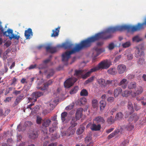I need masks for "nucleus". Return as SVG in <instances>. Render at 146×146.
Returning <instances> with one entry per match:
<instances>
[{"label": "nucleus", "mask_w": 146, "mask_h": 146, "mask_svg": "<svg viewBox=\"0 0 146 146\" xmlns=\"http://www.w3.org/2000/svg\"><path fill=\"white\" fill-rule=\"evenodd\" d=\"M121 57V55H119L116 56L114 59V61L115 62H117L119 60Z\"/></svg>", "instance_id": "nucleus-54"}, {"label": "nucleus", "mask_w": 146, "mask_h": 146, "mask_svg": "<svg viewBox=\"0 0 146 146\" xmlns=\"http://www.w3.org/2000/svg\"><path fill=\"white\" fill-rule=\"evenodd\" d=\"M53 82V81L52 80H50L45 83L44 84V86L43 87H37L38 89H40L43 91L46 90L48 88L49 86L51 85Z\"/></svg>", "instance_id": "nucleus-11"}, {"label": "nucleus", "mask_w": 146, "mask_h": 146, "mask_svg": "<svg viewBox=\"0 0 146 146\" xmlns=\"http://www.w3.org/2000/svg\"><path fill=\"white\" fill-rule=\"evenodd\" d=\"M29 137L33 139H35L38 138V131L34 130L31 131L28 134Z\"/></svg>", "instance_id": "nucleus-14"}, {"label": "nucleus", "mask_w": 146, "mask_h": 146, "mask_svg": "<svg viewBox=\"0 0 146 146\" xmlns=\"http://www.w3.org/2000/svg\"><path fill=\"white\" fill-rule=\"evenodd\" d=\"M85 127L83 126H80L78 129L76 131V133L78 135L81 134L84 131Z\"/></svg>", "instance_id": "nucleus-35"}, {"label": "nucleus", "mask_w": 146, "mask_h": 146, "mask_svg": "<svg viewBox=\"0 0 146 146\" xmlns=\"http://www.w3.org/2000/svg\"><path fill=\"white\" fill-rule=\"evenodd\" d=\"M77 80L75 78L72 77L68 79L64 83L65 87L69 88L72 86Z\"/></svg>", "instance_id": "nucleus-8"}, {"label": "nucleus", "mask_w": 146, "mask_h": 146, "mask_svg": "<svg viewBox=\"0 0 146 146\" xmlns=\"http://www.w3.org/2000/svg\"><path fill=\"white\" fill-rule=\"evenodd\" d=\"M83 109L80 108L78 109L77 110L76 114V117L79 119L82 115Z\"/></svg>", "instance_id": "nucleus-22"}, {"label": "nucleus", "mask_w": 146, "mask_h": 146, "mask_svg": "<svg viewBox=\"0 0 146 146\" xmlns=\"http://www.w3.org/2000/svg\"><path fill=\"white\" fill-rule=\"evenodd\" d=\"M88 93L87 90L85 89L82 90L80 92V95L81 96H86L88 95Z\"/></svg>", "instance_id": "nucleus-36"}, {"label": "nucleus", "mask_w": 146, "mask_h": 146, "mask_svg": "<svg viewBox=\"0 0 146 146\" xmlns=\"http://www.w3.org/2000/svg\"><path fill=\"white\" fill-rule=\"evenodd\" d=\"M139 119V116L137 115L136 113H134L129 117L128 120L129 121H131L134 120L135 122L137 121Z\"/></svg>", "instance_id": "nucleus-23"}, {"label": "nucleus", "mask_w": 146, "mask_h": 146, "mask_svg": "<svg viewBox=\"0 0 146 146\" xmlns=\"http://www.w3.org/2000/svg\"><path fill=\"white\" fill-rule=\"evenodd\" d=\"M57 119V115H54L53 116L51 117V119L53 121H56Z\"/></svg>", "instance_id": "nucleus-63"}, {"label": "nucleus", "mask_w": 146, "mask_h": 146, "mask_svg": "<svg viewBox=\"0 0 146 146\" xmlns=\"http://www.w3.org/2000/svg\"><path fill=\"white\" fill-rule=\"evenodd\" d=\"M21 91H17V90H15L13 92V94H15V95H17L18 94H19L21 93Z\"/></svg>", "instance_id": "nucleus-59"}, {"label": "nucleus", "mask_w": 146, "mask_h": 146, "mask_svg": "<svg viewBox=\"0 0 146 146\" xmlns=\"http://www.w3.org/2000/svg\"><path fill=\"white\" fill-rule=\"evenodd\" d=\"M37 65L36 64H35L34 65H31L28 68L29 70H31L32 69L35 68H36Z\"/></svg>", "instance_id": "nucleus-52"}, {"label": "nucleus", "mask_w": 146, "mask_h": 146, "mask_svg": "<svg viewBox=\"0 0 146 146\" xmlns=\"http://www.w3.org/2000/svg\"><path fill=\"white\" fill-rule=\"evenodd\" d=\"M74 46V45L70 42H67L63 43L62 44L58 45L56 47L52 46L51 44H49L45 47V48L47 52L52 53L56 52L57 49L60 48L70 49L72 48Z\"/></svg>", "instance_id": "nucleus-2"}, {"label": "nucleus", "mask_w": 146, "mask_h": 146, "mask_svg": "<svg viewBox=\"0 0 146 146\" xmlns=\"http://www.w3.org/2000/svg\"><path fill=\"white\" fill-rule=\"evenodd\" d=\"M135 56L137 58L144 55V52L141 48L138 47H136V50L135 52Z\"/></svg>", "instance_id": "nucleus-13"}, {"label": "nucleus", "mask_w": 146, "mask_h": 146, "mask_svg": "<svg viewBox=\"0 0 146 146\" xmlns=\"http://www.w3.org/2000/svg\"><path fill=\"white\" fill-rule=\"evenodd\" d=\"M137 86L136 83L135 82H130L128 85V88L129 89H133L135 88Z\"/></svg>", "instance_id": "nucleus-30"}, {"label": "nucleus", "mask_w": 146, "mask_h": 146, "mask_svg": "<svg viewBox=\"0 0 146 146\" xmlns=\"http://www.w3.org/2000/svg\"><path fill=\"white\" fill-rule=\"evenodd\" d=\"M143 90V88L142 87L140 86L138 87L135 92L134 93V95H132V97H135L136 95H139L142 93Z\"/></svg>", "instance_id": "nucleus-21"}, {"label": "nucleus", "mask_w": 146, "mask_h": 146, "mask_svg": "<svg viewBox=\"0 0 146 146\" xmlns=\"http://www.w3.org/2000/svg\"><path fill=\"white\" fill-rule=\"evenodd\" d=\"M141 104L143 106L146 105V99H145L144 98L143 100H142L141 101Z\"/></svg>", "instance_id": "nucleus-62"}, {"label": "nucleus", "mask_w": 146, "mask_h": 146, "mask_svg": "<svg viewBox=\"0 0 146 146\" xmlns=\"http://www.w3.org/2000/svg\"><path fill=\"white\" fill-rule=\"evenodd\" d=\"M115 47V45L113 43L111 42L110 43L108 46L109 49L110 50L113 49Z\"/></svg>", "instance_id": "nucleus-46"}, {"label": "nucleus", "mask_w": 146, "mask_h": 146, "mask_svg": "<svg viewBox=\"0 0 146 146\" xmlns=\"http://www.w3.org/2000/svg\"><path fill=\"white\" fill-rule=\"evenodd\" d=\"M114 121V118L112 116L109 117L107 120V122L109 124H112L113 123Z\"/></svg>", "instance_id": "nucleus-37"}, {"label": "nucleus", "mask_w": 146, "mask_h": 146, "mask_svg": "<svg viewBox=\"0 0 146 146\" xmlns=\"http://www.w3.org/2000/svg\"><path fill=\"white\" fill-rule=\"evenodd\" d=\"M51 56H50V58L46 59L43 61V63L45 64H46L48 63L50 60V58L52 57Z\"/></svg>", "instance_id": "nucleus-56"}, {"label": "nucleus", "mask_w": 146, "mask_h": 146, "mask_svg": "<svg viewBox=\"0 0 146 146\" xmlns=\"http://www.w3.org/2000/svg\"><path fill=\"white\" fill-rule=\"evenodd\" d=\"M144 62V59L142 58H139L137 61L138 63L140 65L143 64Z\"/></svg>", "instance_id": "nucleus-50"}, {"label": "nucleus", "mask_w": 146, "mask_h": 146, "mask_svg": "<svg viewBox=\"0 0 146 146\" xmlns=\"http://www.w3.org/2000/svg\"><path fill=\"white\" fill-rule=\"evenodd\" d=\"M134 107L135 110L136 111L138 110L140 108V107L138 106L136 104H134Z\"/></svg>", "instance_id": "nucleus-57"}, {"label": "nucleus", "mask_w": 146, "mask_h": 146, "mask_svg": "<svg viewBox=\"0 0 146 146\" xmlns=\"http://www.w3.org/2000/svg\"><path fill=\"white\" fill-rule=\"evenodd\" d=\"M10 110L9 109H7L5 110V112L3 113L4 115H7L10 112Z\"/></svg>", "instance_id": "nucleus-60"}, {"label": "nucleus", "mask_w": 146, "mask_h": 146, "mask_svg": "<svg viewBox=\"0 0 146 146\" xmlns=\"http://www.w3.org/2000/svg\"><path fill=\"white\" fill-rule=\"evenodd\" d=\"M130 42L128 41L122 44V46L123 48H127L130 46Z\"/></svg>", "instance_id": "nucleus-43"}, {"label": "nucleus", "mask_w": 146, "mask_h": 146, "mask_svg": "<svg viewBox=\"0 0 146 146\" xmlns=\"http://www.w3.org/2000/svg\"><path fill=\"white\" fill-rule=\"evenodd\" d=\"M117 133L116 131H114L112 133L110 134L108 136V139H110L114 136Z\"/></svg>", "instance_id": "nucleus-48"}, {"label": "nucleus", "mask_w": 146, "mask_h": 146, "mask_svg": "<svg viewBox=\"0 0 146 146\" xmlns=\"http://www.w3.org/2000/svg\"><path fill=\"white\" fill-rule=\"evenodd\" d=\"M92 105L94 108L96 107L98 105V101L96 99H93L92 101Z\"/></svg>", "instance_id": "nucleus-42"}, {"label": "nucleus", "mask_w": 146, "mask_h": 146, "mask_svg": "<svg viewBox=\"0 0 146 146\" xmlns=\"http://www.w3.org/2000/svg\"><path fill=\"white\" fill-rule=\"evenodd\" d=\"M125 54H124L125 55H126L127 57V58L128 60H131L133 58V56L132 54L129 53L128 50H126L125 51Z\"/></svg>", "instance_id": "nucleus-32"}, {"label": "nucleus", "mask_w": 146, "mask_h": 146, "mask_svg": "<svg viewBox=\"0 0 146 146\" xmlns=\"http://www.w3.org/2000/svg\"><path fill=\"white\" fill-rule=\"evenodd\" d=\"M117 111V109L116 108H114L112 109L110 112L112 115H113V113Z\"/></svg>", "instance_id": "nucleus-61"}, {"label": "nucleus", "mask_w": 146, "mask_h": 146, "mask_svg": "<svg viewBox=\"0 0 146 146\" xmlns=\"http://www.w3.org/2000/svg\"><path fill=\"white\" fill-rule=\"evenodd\" d=\"M11 44L10 42H7L4 44V45L5 46H6L7 47H8Z\"/></svg>", "instance_id": "nucleus-64"}, {"label": "nucleus", "mask_w": 146, "mask_h": 146, "mask_svg": "<svg viewBox=\"0 0 146 146\" xmlns=\"http://www.w3.org/2000/svg\"><path fill=\"white\" fill-rule=\"evenodd\" d=\"M101 128L100 125H96L95 124H93L91 127V129L92 131H97L99 130Z\"/></svg>", "instance_id": "nucleus-25"}, {"label": "nucleus", "mask_w": 146, "mask_h": 146, "mask_svg": "<svg viewBox=\"0 0 146 146\" xmlns=\"http://www.w3.org/2000/svg\"><path fill=\"white\" fill-rule=\"evenodd\" d=\"M32 30L31 28H29L26 30L25 32V36L26 39H30L33 35Z\"/></svg>", "instance_id": "nucleus-15"}, {"label": "nucleus", "mask_w": 146, "mask_h": 146, "mask_svg": "<svg viewBox=\"0 0 146 146\" xmlns=\"http://www.w3.org/2000/svg\"><path fill=\"white\" fill-rule=\"evenodd\" d=\"M43 93L40 92H35L33 93L31 96V97L28 98L29 100L31 101L33 100L35 102L37 100V98L43 95Z\"/></svg>", "instance_id": "nucleus-9"}, {"label": "nucleus", "mask_w": 146, "mask_h": 146, "mask_svg": "<svg viewBox=\"0 0 146 146\" xmlns=\"http://www.w3.org/2000/svg\"><path fill=\"white\" fill-rule=\"evenodd\" d=\"M73 105H69L66 107V110H71L73 108Z\"/></svg>", "instance_id": "nucleus-58"}, {"label": "nucleus", "mask_w": 146, "mask_h": 146, "mask_svg": "<svg viewBox=\"0 0 146 146\" xmlns=\"http://www.w3.org/2000/svg\"><path fill=\"white\" fill-rule=\"evenodd\" d=\"M84 71V70H75V73L74 74V75L78 78H79L81 76L83 79H86L90 75L92 72H91L90 69L89 71L87 72L84 74H83V72Z\"/></svg>", "instance_id": "nucleus-7"}, {"label": "nucleus", "mask_w": 146, "mask_h": 146, "mask_svg": "<svg viewBox=\"0 0 146 146\" xmlns=\"http://www.w3.org/2000/svg\"><path fill=\"white\" fill-rule=\"evenodd\" d=\"M94 76H92L90 78H89L85 82V84H88L89 83L91 82H92V81L94 79Z\"/></svg>", "instance_id": "nucleus-44"}, {"label": "nucleus", "mask_w": 146, "mask_h": 146, "mask_svg": "<svg viewBox=\"0 0 146 146\" xmlns=\"http://www.w3.org/2000/svg\"><path fill=\"white\" fill-rule=\"evenodd\" d=\"M67 115V113L66 112H63L61 114V119L63 122L65 120V117H66Z\"/></svg>", "instance_id": "nucleus-39"}, {"label": "nucleus", "mask_w": 146, "mask_h": 146, "mask_svg": "<svg viewBox=\"0 0 146 146\" xmlns=\"http://www.w3.org/2000/svg\"><path fill=\"white\" fill-rule=\"evenodd\" d=\"M141 40V39H140L138 36H135L133 38V41L139 42Z\"/></svg>", "instance_id": "nucleus-47"}, {"label": "nucleus", "mask_w": 146, "mask_h": 146, "mask_svg": "<svg viewBox=\"0 0 146 146\" xmlns=\"http://www.w3.org/2000/svg\"><path fill=\"white\" fill-rule=\"evenodd\" d=\"M108 72L109 74L114 75L116 74L117 72L115 68H111L108 70Z\"/></svg>", "instance_id": "nucleus-29"}, {"label": "nucleus", "mask_w": 146, "mask_h": 146, "mask_svg": "<svg viewBox=\"0 0 146 146\" xmlns=\"http://www.w3.org/2000/svg\"><path fill=\"white\" fill-rule=\"evenodd\" d=\"M60 27L58 26L57 28L52 30V33L51 34V36L52 37H55L58 36L59 35Z\"/></svg>", "instance_id": "nucleus-20"}, {"label": "nucleus", "mask_w": 146, "mask_h": 146, "mask_svg": "<svg viewBox=\"0 0 146 146\" xmlns=\"http://www.w3.org/2000/svg\"><path fill=\"white\" fill-rule=\"evenodd\" d=\"M2 23L0 21V36L3 35L4 36L9 37L10 40L13 38L17 40H19L20 36L15 35L13 33V31L11 29H9L7 31H5L4 29L1 25ZM3 40L0 38V45L2 43Z\"/></svg>", "instance_id": "nucleus-3"}, {"label": "nucleus", "mask_w": 146, "mask_h": 146, "mask_svg": "<svg viewBox=\"0 0 146 146\" xmlns=\"http://www.w3.org/2000/svg\"><path fill=\"white\" fill-rule=\"evenodd\" d=\"M51 123V119L48 118H45L43 120L42 122V125L41 126V133L44 135H46L47 134V127H48Z\"/></svg>", "instance_id": "nucleus-5"}, {"label": "nucleus", "mask_w": 146, "mask_h": 146, "mask_svg": "<svg viewBox=\"0 0 146 146\" xmlns=\"http://www.w3.org/2000/svg\"><path fill=\"white\" fill-rule=\"evenodd\" d=\"M127 80L126 79L124 78L120 82L118 85L119 86H121L122 88L125 89L127 87Z\"/></svg>", "instance_id": "nucleus-19"}, {"label": "nucleus", "mask_w": 146, "mask_h": 146, "mask_svg": "<svg viewBox=\"0 0 146 146\" xmlns=\"http://www.w3.org/2000/svg\"><path fill=\"white\" fill-rule=\"evenodd\" d=\"M56 126L50 128L49 131L50 133H53L56 129Z\"/></svg>", "instance_id": "nucleus-53"}, {"label": "nucleus", "mask_w": 146, "mask_h": 146, "mask_svg": "<svg viewBox=\"0 0 146 146\" xmlns=\"http://www.w3.org/2000/svg\"><path fill=\"white\" fill-rule=\"evenodd\" d=\"M78 120H79L76 117H72V120L70 121V125L71 126L69 127L68 130H70V132H69L67 134L68 137H69L71 135H72L74 134L75 132V130L72 129L75 126H76L77 125V123L76 122Z\"/></svg>", "instance_id": "nucleus-6"}, {"label": "nucleus", "mask_w": 146, "mask_h": 146, "mask_svg": "<svg viewBox=\"0 0 146 146\" xmlns=\"http://www.w3.org/2000/svg\"><path fill=\"white\" fill-rule=\"evenodd\" d=\"M131 92L128 90H125L122 93V95L123 97H128L131 94Z\"/></svg>", "instance_id": "nucleus-33"}, {"label": "nucleus", "mask_w": 146, "mask_h": 146, "mask_svg": "<svg viewBox=\"0 0 146 146\" xmlns=\"http://www.w3.org/2000/svg\"><path fill=\"white\" fill-rule=\"evenodd\" d=\"M111 65V63L110 61L107 60H104L100 62L97 66L91 68V72H93L100 69H107Z\"/></svg>", "instance_id": "nucleus-4"}, {"label": "nucleus", "mask_w": 146, "mask_h": 146, "mask_svg": "<svg viewBox=\"0 0 146 146\" xmlns=\"http://www.w3.org/2000/svg\"><path fill=\"white\" fill-rule=\"evenodd\" d=\"M54 73V70L52 69L50 70L49 72V73L46 76V78L48 79L49 78L52 76Z\"/></svg>", "instance_id": "nucleus-40"}, {"label": "nucleus", "mask_w": 146, "mask_h": 146, "mask_svg": "<svg viewBox=\"0 0 146 146\" xmlns=\"http://www.w3.org/2000/svg\"><path fill=\"white\" fill-rule=\"evenodd\" d=\"M129 131H131L133 129L134 127L133 125L131 123H129L125 127Z\"/></svg>", "instance_id": "nucleus-41"}, {"label": "nucleus", "mask_w": 146, "mask_h": 146, "mask_svg": "<svg viewBox=\"0 0 146 146\" xmlns=\"http://www.w3.org/2000/svg\"><path fill=\"white\" fill-rule=\"evenodd\" d=\"M123 116V114L122 113L120 112L117 113L115 117V120L121 119Z\"/></svg>", "instance_id": "nucleus-34"}, {"label": "nucleus", "mask_w": 146, "mask_h": 146, "mask_svg": "<svg viewBox=\"0 0 146 146\" xmlns=\"http://www.w3.org/2000/svg\"><path fill=\"white\" fill-rule=\"evenodd\" d=\"M94 120L96 121L97 123H100L101 124H103L105 122L104 118L100 116L96 117L95 118Z\"/></svg>", "instance_id": "nucleus-24"}, {"label": "nucleus", "mask_w": 146, "mask_h": 146, "mask_svg": "<svg viewBox=\"0 0 146 146\" xmlns=\"http://www.w3.org/2000/svg\"><path fill=\"white\" fill-rule=\"evenodd\" d=\"M118 83V80H107V84L111 85L112 86H115Z\"/></svg>", "instance_id": "nucleus-26"}, {"label": "nucleus", "mask_w": 146, "mask_h": 146, "mask_svg": "<svg viewBox=\"0 0 146 146\" xmlns=\"http://www.w3.org/2000/svg\"><path fill=\"white\" fill-rule=\"evenodd\" d=\"M114 98L113 97H110L108 98L107 101L109 102L112 103L114 101Z\"/></svg>", "instance_id": "nucleus-51"}, {"label": "nucleus", "mask_w": 146, "mask_h": 146, "mask_svg": "<svg viewBox=\"0 0 146 146\" xmlns=\"http://www.w3.org/2000/svg\"><path fill=\"white\" fill-rule=\"evenodd\" d=\"M129 140H125L123 141L121 144L120 146H126L129 143Z\"/></svg>", "instance_id": "nucleus-49"}, {"label": "nucleus", "mask_w": 146, "mask_h": 146, "mask_svg": "<svg viewBox=\"0 0 146 146\" xmlns=\"http://www.w3.org/2000/svg\"><path fill=\"white\" fill-rule=\"evenodd\" d=\"M98 83L102 87L106 88L108 84H107V80L106 81L103 78L99 79L97 80Z\"/></svg>", "instance_id": "nucleus-17"}, {"label": "nucleus", "mask_w": 146, "mask_h": 146, "mask_svg": "<svg viewBox=\"0 0 146 146\" xmlns=\"http://www.w3.org/2000/svg\"><path fill=\"white\" fill-rule=\"evenodd\" d=\"M100 109L101 110H103L106 104V103L104 100H101L100 102Z\"/></svg>", "instance_id": "nucleus-31"}, {"label": "nucleus", "mask_w": 146, "mask_h": 146, "mask_svg": "<svg viewBox=\"0 0 146 146\" xmlns=\"http://www.w3.org/2000/svg\"><path fill=\"white\" fill-rule=\"evenodd\" d=\"M122 91V90L120 88H118L115 89L114 91V95L115 98L117 97L120 94Z\"/></svg>", "instance_id": "nucleus-27"}, {"label": "nucleus", "mask_w": 146, "mask_h": 146, "mask_svg": "<svg viewBox=\"0 0 146 146\" xmlns=\"http://www.w3.org/2000/svg\"><path fill=\"white\" fill-rule=\"evenodd\" d=\"M78 90V87L77 86L75 87L72 89L70 91V94H73L76 93Z\"/></svg>", "instance_id": "nucleus-38"}, {"label": "nucleus", "mask_w": 146, "mask_h": 146, "mask_svg": "<svg viewBox=\"0 0 146 146\" xmlns=\"http://www.w3.org/2000/svg\"><path fill=\"white\" fill-rule=\"evenodd\" d=\"M24 97L23 95H20L18 96L16 98L14 103L13 104V107H16L23 100Z\"/></svg>", "instance_id": "nucleus-18"}, {"label": "nucleus", "mask_w": 146, "mask_h": 146, "mask_svg": "<svg viewBox=\"0 0 146 146\" xmlns=\"http://www.w3.org/2000/svg\"><path fill=\"white\" fill-rule=\"evenodd\" d=\"M43 120H42V118L39 116L37 117L36 119V122L37 124H40L42 121Z\"/></svg>", "instance_id": "nucleus-45"}, {"label": "nucleus", "mask_w": 146, "mask_h": 146, "mask_svg": "<svg viewBox=\"0 0 146 146\" xmlns=\"http://www.w3.org/2000/svg\"><path fill=\"white\" fill-rule=\"evenodd\" d=\"M128 108L130 111L129 113L131 114L134 112V108L132 103L130 101H129L128 102Z\"/></svg>", "instance_id": "nucleus-28"}, {"label": "nucleus", "mask_w": 146, "mask_h": 146, "mask_svg": "<svg viewBox=\"0 0 146 146\" xmlns=\"http://www.w3.org/2000/svg\"><path fill=\"white\" fill-rule=\"evenodd\" d=\"M104 51V50L103 49L98 48L97 47H95L93 49V56L96 57Z\"/></svg>", "instance_id": "nucleus-10"}, {"label": "nucleus", "mask_w": 146, "mask_h": 146, "mask_svg": "<svg viewBox=\"0 0 146 146\" xmlns=\"http://www.w3.org/2000/svg\"><path fill=\"white\" fill-rule=\"evenodd\" d=\"M85 142L87 144L86 146H92L93 145V142L92 140L91 137H86L85 139ZM81 146H85L84 145H82Z\"/></svg>", "instance_id": "nucleus-16"}, {"label": "nucleus", "mask_w": 146, "mask_h": 146, "mask_svg": "<svg viewBox=\"0 0 146 146\" xmlns=\"http://www.w3.org/2000/svg\"><path fill=\"white\" fill-rule=\"evenodd\" d=\"M17 81V79L15 78H14L12 80V82L11 84V85H15L16 84Z\"/></svg>", "instance_id": "nucleus-55"}, {"label": "nucleus", "mask_w": 146, "mask_h": 146, "mask_svg": "<svg viewBox=\"0 0 146 146\" xmlns=\"http://www.w3.org/2000/svg\"><path fill=\"white\" fill-rule=\"evenodd\" d=\"M146 25V19L144 23H138L136 25H124L115 26V32L117 31H122L126 30L128 32H134L139 31L144 28V25Z\"/></svg>", "instance_id": "nucleus-1"}, {"label": "nucleus", "mask_w": 146, "mask_h": 146, "mask_svg": "<svg viewBox=\"0 0 146 146\" xmlns=\"http://www.w3.org/2000/svg\"><path fill=\"white\" fill-rule=\"evenodd\" d=\"M117 72L119 74H122L126 71V67L124 64H120L118 65L117 67Z\"/></svg>", "instance_id": "nucleus-12"}]
</instances>
